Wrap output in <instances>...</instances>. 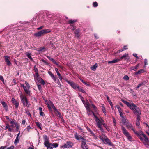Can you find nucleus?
<instances>
[{"label": "nucleus", "instance_id": "1", "mask_svg": "<svg viewBox=\"0 0 149 149\" xmlns=\"http://www.w3.org/2000/svg\"><path fill=\"white\" fill-rule=\"evenodd\" d=\"M121 101L126 104L132 110H133L134 113L137 116H140L141 114V111L139 107L133 103H129L128 102L122 99Z\"/></svg>", "mask_w": 149, "mask_h": 149}, {"label": "nucleus", "instance_id": "2", "mask_svg": "<svg viewBox=\"0 0 149 149\" xmlns=\"http://www.w3.org/2000/svg\"><path fill=\"white\" fill-rule=\"evenodd\" d=\"M94 116L95 118L96 125L100 130L102 131L103 130L102 125L104 122V120L101 118H99L95 114H94Z\"/></svg>", "mask_w": 149, "mask_h": 149}, {"label": "nucleus", "instance_id": "3", "mask_svg": "<svg viewBox=\"0 0 149 149\" xmlns=\"http://www.w3.org/2000/svg\"><path fill=\"white\" fill-rule=\"evenodd\" d=\"M20 97L21 101L22 102L24 107L28 106V101L27 98L22 93L20 95Z\"/></svg>", "mask_w": 149, "mask_h": 149}, {"label": "nucleus", "instance_id": "4", "mask_svg": "<svg viewBox=\"0 0 149 149\" xmlns=\"http://www.w3.org/2000/svg\"><path fill=\"white\" fill-rule=\"evenodd\" d=\"M50 32V30L49 29L42 30L37 33L34 34V36L36 37H40L41 36Z\"/></svg>", "mask_w": 149, "mask_h": 149}, {"label": "nucleus", "instance_id": "5", "mask_svg": "<svg viewBox=\"0 0 149 149\" xmlns=\"http://www.w3.org/2000/svg\"><path fill=\"white\" fill-rule=\"evenodd\" d=\"M121 130L123 134L129 140H131L132 137L126 130V129L123 126H121Z\"/></svg>", "mask_w": 149, "mask_h": 149}, {"label": "nucleus", "instance_id": "6", "mask_svg": "<svg viewBox=\"0 0 149 149\" xmlns=\"http://www.w3.org/2000/svg\"><path fill=\"white\" fill-rule=\"evenodd\" d=\"M73 146V143L72 142L68 141H67L66 143L63 145L61 146L60 147L63 148H70Z\"/></svg>", "mask_w": 149, "mask_h": 149}, {"label": "nucleus", "instance_id": "7", "mask_svg": "<svg viewBox=\"0 0 149 149\" xmlns=\"http://www.w3.org/2000/svg\"><path fill=\"white\" fill-rule=\"evenodd\" d=\"M144 139L143 143L146 147L149 148V140L147 136L145 134H143Z\"/></svg>", "mask_w": 149, "mask_h": 149}, {"label": "nucleus", "instance_id": "8", "mask_svg": "<svg viewBox=\"0 0 149 149\" xmlns=\"http://www.w3.org/2000/svg\"><path fill=\"white\" fill-rule=\"evenodd\" d=\"M66 82L69 84L74 89L78 88L79 86L77 84L72 81L67 80Z\"/></svg>", "mask_w": 149, "mask_h": 149}, {"label": "nucleus", "instance_id": "9", "mask_svg": "<svg viewBox=\"0 0 149 149\" xmlns=\"http://www.w3.org/2000/svg\"><path fill=\"white\" fill-rule=\"evenodd\" d=\"M5 62H6L7 64L9 66H10L11 63L10 61V56H4V57Z\"/></svg>", "mask_w": 149, "mask_h": 149}, {"label": "nucleus", "instance_id": "10", "mask_svg": "<svg viewBox=\"0 0 149 149\" xmlns=\"http://www.w3.org/2000/svg\"><path fill=\"white\" fill-rule=\"evenodd\" d=\"M81 147L83 149H88V146L86 144L85 139L82 141Z\"/></svg>", "mask_w": 149, "mask_h": 149}, {"label": "nucleus", "instance_id": "11", "mask_svg": "<svg viewBox=\"0 0 149 149\" xmlns=\"http://www.w3.org/2000/svg\"><path fill=\"white\" fill-rule=\"evenodd\" d=\"M11 102L12 103L15 105V108H17L19 105V102L16 100L14 98H12Z\"/></svg>", "mask_w": 149, "mask_h": 149}, {"label": "nucleus", "instance_id": "12", "mask_svg": "<svg viewBox=\"0 0 149 149\" xmlns=\"http://www.w3.org/2000/svg\"><path fill=\"white\" fill-rule=\"evenodd\" d=\"M125 125L126 127L128 129H131L133 131L135 130L134 128L133 127L132 124L129 122H127Z\"/></svg>", "mask_w": 149, "mask_h": 149}, {"label": "nucleus", "instance_id": "13", "mask_svg": "<svg viewBox=\"0 0 149 149\" xmlns=\"http://www.w3.org/2000/svg\"><path fill=\"white\" fill-rule=\"evenodd\" d=\"M45 146L46 147L47 149H52L53 145L52 143H50L49 142L46 143L44 144Z\"/></svg>", "mask_w": 149, "mask_h": 149}, {"label": "nucleus", "instance_id": "14", "mask_svg": "<svg viewBox=\"0 0 149 149\" xmlns=\"http://www.w3.org/2000/svg\"><path fill=\"white\" fill-rule=\"evenodd\" d=\"M48 73L49 75L51 76L52 78L53 79L54 81L56 82V81L57 77L56 76H55L51 71H49Z\"/></svg>", "mask_w": 149, "mask_h": 149}, {"label": "nucleus", "instance_id": "15", "mask_svg": "<svg viewBox=\"0 0 149 149\" xmlns=\"http://www.w3.org/2000/svg\"><path fill=\"white\" fill-rule=\"evenodd\" d=\"M135 134L136 135L139 137L141 136L142 135L143 136V134H144L143 132L142 131H140V132H138L137 131H136L135 130L133 131Z\"/></svg>", "mask_w": 149, "mask_h": 149}, {"label": "nucleus", "instance_id": "16", "mask_svg": "<svg viewBox=\"0 0 149 149\" xmlns=\"http://www.w3.org/2000/svg\"><path fill=\"white\" fill-rule=\"evenodd\" d=\"M124 59L125 60H128L129 59V56L127 54L125 53L123 56L120 58V60Z\"/></svg>", "mask_w": 149, "mask_h": 149}, {"label": "nucleus", "instance_id": "17", "mask_svg": "<svg viewBox=\"0 0 149 149\" xmlns=\"http://www.w3.org/2000/svg\"><path fill=\"white\" fill-rule=\"evenodd\" d=\"M140 116H138L137 117L136 125L137 126H139L140 125Z\"/></svg>", "mask_w": 149, "mask_h": 149}, {"label": "nucleus", "instance_id": "18", "mask_svg": "<svg viewBox=\"0 0 149 149\" xmlns=\"http://www.w3.org/2000/svg\"><path fill=\"white\" fill-rule=\"evenodd\" d=\"M75 137L76 139L78 140H79L80 139H82L83 140L84 139V138L81 137V136L78 135L77 133H76L75 134Z\"/></svg>", "mask_w": 149, "mask_h": 149}, {"label": "nucleus", "instance_id": "19", "mask_svg": "<svg viewBox=\"0 0 149 149\" xmlns=\"http://www.w3.org/2000/svg\"><path fill=\"white\" fill-rule=\"evenodd\" d=\"M120 61V59H117L113 60L112 61H109L108 62V63H113L116 62H117Z\"/></svg>", "mask_w": 149, "mask_h": 149}, {"label": "nucleus", "instance_id": "20", "mask_svg": "<svg viewBox=\"0 0 149 149\" xmlns=\"http://www.w3.org/2000/svg\"><path fill=\"white\" fill-rule=\"evenodd\" d=\"M43 139L44 140V144L46 143H47L49 142V139L46 135H44L43 136Z\"/></svg>", "mask_w": 149, "mask_h": 149}, {"label": "nucleus", "instance_id": "21", "mask_svg": "<svg viewBox=\"0 0 149 149\" xmlns=\"http://www.w3.org/2000/svg\"><path fill=\"white\" fill-rule=\"evenodd\" d=\"M145 71L143 69H141L139 70L137 72H136L135 73V74L136 75L140 74L141 73H143Z\"/></svg>", "mask_w": 149, "mask_h": 149}, {"label": "nucleus", "instance_id": "22", "mask_svg": "<svg viewBox=\"0 0 149 149\" xmlns=\"http://www.w3.org/2000/svg\"><path fill=\"white\" fill-rule=\"evenodd\" d=\"M80 30L78 29H77L75 30V31H74V33L75 34V37L78 38L79 36V33L80 32Z\"/></svg>", "mask_w": 149, "mask_h": 149}, {"label": "nucleus", "instance_id": "23", "mask_svg": "<svg viewBox=\"0 0 149 149\" xmlns=\"http://www.w3.org/2000/svg\"><path fill=\"white\" fill-rule=\"evenodd\" d=\"M25 55L26 56H27L29 59L32 61L33 60V59L31 56V53L26 52Z\"/></svg>", "mask_w": 149, "mask_h": 149}, {"label": "nucleus", "instance_id": "24", "mask_svg": "<svg viewBox=\"0 0 149 149\" xmlns=\"http://www.w3.org/2000/svg\"><path fill=\"white\" fill-rule=\"evenodd\" d=\"M98 67V64L97 63L95 64L93 66L91 67V69L93 71H95L97 68Z\"/></svg>", "mask_w": 149, "mask_h": 149}, {"label": "nucleus", "instance_id": "25", "mask_svg": "<svg viewBox=\"0 0 149 149\" xmlns=\"http://www.w3.org/2000/svg\"><path fill=\"white\" fill-rule=\"evenodd\" d=\"M127 47V46L126 45L124 46L123 48L119 50L118 51V52H122L124 50H125L128 49V48Z\"/></svg>", "mask_w": 149, "mask_h": 149}, {"label": "nucleus", "instance_id": "26", "mask_svg": "<svg viewBox=\"0 0 149 149\" xmlns=\"http://www.w3.org/2000/svg\"><path fill=\"white\" fill-rule=\"evenodd\" d=\"M87 114L89 116L91 115V113H92L93 115L94 116V114H95L90 109L87 110Z\"/></svg>", "mask_w": 149, "mask_h": 149}, {"label": "nucleus", "instance_id": "27", "mask_svg": "<svg viewBox=\"0 0 149 149\" xmlns=\"http://www.w3.org/2000/svg\"><path fill=\"white\" fill-rule=\"evenodd\" d=\"M20 138L18 137H16L15 141H14V144L15 145H16L19 142V141Z\"/></svg>", "mask_w": 149, "mask_h": 149}, {"label": "nucleus", "instance_id": "28", "mask_svg": "<svg viewBox=\"0 0 149 149\" xmlns=\"http://www.w3.org/2000/svg\"><path fill=\"white\" fill-rule=\"evenodd\" d=\"M104 141L109 145H110L111 144L110 141L108 138L105 139Z\"/></svg>", "mask_w": 149, "mask_h": 149}, {"label": "nucleus", "instance_id": "29", "mask_svg": "<svg viewBox=\"0 0 149 149\" xmlns=\"http://www.w3.org/2000/svg\"><path fill=\"white\" fill-rule=\"evenodd\" d=\"M102 110L105 115H106V111L103 105H102Z\"/></svg>", "mask_w": 149, "mask_h": 149}, {"label": "nucleus", "instance_id": "30", "mask_svg": "<svg viewBox=\"0 0 149 149\" xmlns=\"http://www.w3.org/2000/svg\"><path fill=\"white\" fill-rule=\"evenodd\" d=\"M77 20H70L68 22V24H70L71 25H72V24L74 23L75 22H77Z\"/></svg>", "mask_w": 149, "mask_h": 149}, {"label": "nucleus", "instance_id": "31", "mask_svg": "<svg viewBox=\"0 0 149 149\" xmlns=\"http://www.w3.org/2000/svg\"><path fill=\"white\" fill-rule=\"evenodd\" d=\"M122 121L124 123V124L125 125L127 123L129 122L128 120H127L124 118H122Z\"/></svg>", "mask_w": 149, "mask_h": 149}, {"label": "nucleus", "instance_id": "32", "mask_svg": "<svg viewBox=\"0 0 149 149\" xmlns=\"http://www.w3.org/2000/svg\"><path fill=\"white\" fill-rule=\"evenodd\" d=\"M57 113L58 114L57 115L58 116V117L60 118H61L62 120H63V117L61 115V113L59 112L58 111H57Z\"/></svg>", "mask_w": 149, "mask_h": 149}, {"label": "nucleus", "instance_id": "33", "mask_svg": "<svg viewBox=\"0 0 149 149\" xmlns=\"http://www.w3.org/2000/svg\"><path fill=\"white\" fill-rule=\"evenodd\" d=\"M36 124L38 127L42 130L41 128V124L38 121L36 122Z\"/></svg>", "mask_w": 149, "mask_h": 149}, {"label": "nucleus", "instance_id": "34", "mask_svg": "<svg viewBox=\"0 0 149 149\" xmlns=\"http://www.w3.org/2000/svg\"><path fill=\"white\" fill-rule=\"evenodd\" d=\"M52 144L53 145V148L54 147L56 148L58 146V144L56 143H52Z\"/></svg>", "mask_w": 149, "mask_h": 149}, {"label": "nucleus", "instance_id": "35", "mask_svg": "<svg viewBox=\"0 0 149 149\" xmlns=\"http://www.w3.org/2000/svg\"><path fill=\"white\" fill-rule=\"evenodd\" d=\"M116 107L118 109V111L119 113L122 112V109L119 106H116Z\"/></svg>", "mask_w": 149, "mask_h": 149}, {"label": "nucleus", "instance_id": "36", "mask_svg": "<svg viewBox=\"0 0 149 149\" xmlns=\"http://www.w3.org/2000/svg\"><path fill=\"white\" fill-rule=\"evenodd\" d=\"M123 79L125 80H128L129 79V77L127 75H125L123 77Z\"/></svg>", "mask_w": 149, "mask_h": 149}, {"label": "nucleus", "instance_id": "37", "mask_svg": "<svg viewBox=\"0 0 149 149\" xmlns=\"http://www.w3.org/2000/svg\"><path fill=\"white\" fill-rule=\"evenodd\" d=\"M78 89L81 92L83 93H85V92L84 91L83 89H82L81 88H79V86L78 88Z\"/></svg>", "mask_w": 149, "mask_h": 149}, {"label": "nucleus", "instance_id": "38", "mask_svg": "<svg viewBox=\"0 0 149 149\" xmlns=\"http://www.w3.org/2000/svg\"><path fill=\"white\" fill-rule=\"evenodd\" d=\"M1 103L2 104V105H3V106L4 107H7V104L5 102H1Z\"/></svg>", "mask_w": 149, "mask_h": 149}, {"label": "nucleus", "instance_id": "39", "mask_svg": "<svg viewBox=\"0 0 149 149\" xmlns=\"http://www.w3.org/2000/svg\"><path fill=\"white\" fill-rule=\"evenodd\" d=\"M146 83V82H144V81L141 82L139 84H138L139 86L140 87L141 86L143 85H144Z\"/></svg>", "mask_w": 149, "mask_h": 149}, {"label": "nucleus", "instance_id": "40", "mask_svg": "<svg viewBox=\"0 0 149 149\" xmlns=\"http://www.w3.org/2000/svg\"><path fill=\"white\" fill-rule=\"evenodd\" d=\"M40 82L41 84H43V85H44L45 84V82L44 81L43 79L42 78H41L40 81Z\"/></svg>", "mask_w": 149, "mask_h": 149}, {"label": "nucleus", "instance_id": "41", "mask_svg": "<svg viewBox=\"0 0 149 149\" xmlns=\"http://www.w3.org/2000/svg\"><path fill=\"white\" fill-rule=\"evenodd\" d=\"M25 91V93H26V94H28V95H31L30 91L29 90L27 89Z\"/></svg>", "mask_w": 149, "mask_h": 149}, {"label": "nucleus", "instance_id": "42", "mask_svg": "<svg viewBox=\"0 0 149 149\" xmlns=\"http://www.w3.org/2000/svg\"><path fill=\"white\" fill-rule=\"evenodd\" d=\"M15 125L16 128L17 129V131H18V129L19 128V124L18 123H16Z\"/></svg>", "mask_w": 149, "mask_h": 149}, {"label": "nucleus", "instance_id": "43", "mask_svg": "<svg viewBox=\"0 0 149 149\" xmlns=\"http://www.w3.org/2000/svg\"><path fill=\"white\" fill-rule=\"evenodd\" d=\"M52 107L54 111V112H56V113L57 112V111H58L57 110L56 108V107H55L53 104V106Z\"/></svg>", "mask_w": 149, "mask_h": 149}, {"label": "nucleus", "instance_id": "44", "mask_svg": "<svg viewBox=\"0 0 149 149\" xmlns=\"http://www.w3.org/2000/svg\"><path fill=\"white\" fill-rule=\"evenodd\" d=\"M10 123L11 124H14L15 125L16 123H17L16 122L15 120H13L12 121H10Z\"/></svg>", "mask_w": 149, "mask_h": 149}, {"label": "nucleus", "instance_id": "45", "mask_svg": "<svg viewBox=\"0 0 149 149\" xmlns=\"http://www.w3.org/2000/svg\"><path fill=\"white\" fill-rule=\"evenodd\" d=\"M0 80L3 83H4V80L2 76L1 75H0Z\"/></svg>", "mask_w": 149, "mask_h": 149}, {"label": "nucleus", "instance_id": "46", "mask_svg": "<svg viewBox=\"0 0 149 149\" xmlns=\"http://www.w3.org/2000/svg\"><path fill=\"white\" fill-rule=\"evenodd\" d=\"M93 5L94 7H97L98 6V4L97 2H94L93 3Z\"/></svg>", "mask_w": 149, "mask_h": 149}, {"label": "nucleus", "instance_id": "47", "mask_svg": "<svg viewBox=\"0 0 149 149\" xmlns=\"http://www.w3.org/2000/svg\"><path fill=\"white\" fill-rule=\"evenodd\" d=\"M25 84L26 85L27 87L28 88H29L30 87V86L29 84V83L26 81H25Z\"/></svg>", "mask_w": 149, "mask_h": 149}, {"label": "nucleus", "instance_id": "48", "mask_svg": "<svg viewBox=\"0 0 149 149\" xmlns=\"http://www.w3.org/2000/svg\"><path fill=\"white\" fill-rule=\"evenodd\" d=\"M45 49L44 47H40L38 49V51H42L44 49Z\"/></svg>", "mask_w": 149, "mask_h": 149}, {"label": "nucleus", "instance_id": "49", "mask_svg": "<svg viewBox=\"0 0 149 149\" xmlns=\"http://www.w3.org/2000/svg\"><path fill=\"white\" fill-rule=\"evenodd\" d=\"M85 106L87 110L90 109L89 108V105L88 103H86L85 105Z\"/></svg>", "mask_w": 149, "mask_h": 149}, {"label": "nucleus", "instance_id": "50", "mask_svg": "<svg viewBox=\"0 0 149 149\" xmlns=\"http://www.w3.org/2000/svg\"><path fill=\"white\" fill-rule=\"evenodd\" d=\"M39 76L38 72L36 73V75H34V78H38Z\"/></svg>", "mask_w": 149, "mask_h": 149}, {"label": "nucleus", "instance_id": "51", "mask_svg": "<svg viewBox=\"0 0 149 149\" xmlns=\"http://www.w3.org/2000/svg\"><path fill=\"white\" fill-rule=\"evenodd\" d=\"M106 129L108 130V126L104 123H103V124L102 125Z\"/></svg>", "mask_w": 149, "mask_h": 149}, {"label": "nucleus", "instance_id": "52", "mask_svg": "<svg viewBox=\"0 0 149 149\" xmlns=\"http://www.w3.org/2000/svg\"><path fill=\"white\" fill-rule=\"evenodd\" d=\"M57 75L59 79L61 81L62 79V77L61 76V74H60Z\"/></svg>", "mask_w": 149, "mask_h": 149}, {"label": "nucleus", "instance_id": "53", "mask_svg": "<svg viewBox=\"0 0 149 149\" xmlns=\"http://www.w3.org/2000/svg\"><path fill=\"white\" fill-rule=\"evenodd\" d=\"M14 146H12L9 147H8L7 149H14Z\"/></svg>", "mask_w": 149, "mask_h": 149}, {"label": "nucleus", "instance_id": "54", "mask_svg": "<svg viewBox=\"0 0 149 149\" xmlns=\"http://www.w3.org/2000/svg\"><path fill=\"white\" fill-rule=\"evenodd\" d=\"M38 87L39 91H41L42 90V87L40 85H38Z\"/></svg>", "mask_w": 149, "mask_h": 149}, {"label": "nucleus", "instance_id": "55", "mask_svg": "<svg viewBox=\"0 0 149 149\" xmlns=\"http://www.w3.org/2000/svg\"><path fill=\"white\" fill-rule=\"evenodd\" d=\"M34 70L35 72L36 73L38 72V69L35 66H34Z\"/></svg>", "mask_w": 149, "mask_h": 149}, {"label": "nucleus", "instance_id": "56", "mask_svg": "<svg viewBox=\"0 0 149 149\" xmlns=\"http://www.w3.org/2000/svg\"><path fill=\"white\" fill-rule=\"evenodd\" d=\"M79 96L80 97L81 99V100L82 102H83V103H84V98L83 97H82V96H81V95H79Z\"/></svg>", "mask_w": 149, "mask_h": 149}, {"label": "nucleus", "instance_id": "57", "mask_svg": "<svg viewBox=\"0 0 149 149\" xmlns=\"http://www.w3.org/2000/svg\"><path fill=\"white\" fill-rule=\"evenodd\" d=\"M70 26H71V27L72 28V30H74L76 29V26H74L72 25H71Z\"/></svg>", "mask_w": 149, "mask_h": 149}, {"label": "nucleus", "instance_id": "58", "mask_svg": "<svg viewBox=\"0 0 149 149\" xmlns=\"http://www.w3.org/2000/svg\"><path fill=\"white\" fill-rule=\"evenodd\" d=\"M139 64H138L136 66L134 67L135 69L136 70V71L137 70V69L139 68Z\"/></svg>", "mask_w": 149, "mask_h": 149}, {"label": "nucleus", "instance_id": "59", "mask_svg": "<svg viewBox=\"0 0 149 149\" xmlns=\"http://www.w3.org/2000/svg\"><path fill=\"white\" fill-rule=\"evenodd\" d=\"M99 138L103 141H104V139H105L103 138V137L102 136H100L99 137Z\"/></svg>", "mask_w": 149, "mask_h": 149}, {"label": "nucleus", "instance_id": "60", "mask_svg": "<svg viewBox=\"0 0 149 149\" xmlns=\"http://www.w3.org/2000/svg\"><path fill=\"white\" fill-rule=\"evenodd\" d=\"M40 114L41 116H44L45 115L44 112H43L42 111L40 112Z\"/></svg>", "mask_w": 149, "mask_h": 149}, {"label": "nucleus", "instance_id": "61", "mask_svg": "<svg viewBox=\"0 0 149 149\" xmlns=\"http://www.w3.org/2000/svg\"><path fill=\"white\" fill-rule=\"evenodd\" d=\"M31 128L30 127V126H28L27 127V131L28 132H29L30 130V129H31Z\"/></svg>", "mask_w": 149, "mask_h": 149}, {"label": "nucleus", "instance_id": "62", "mask_svg": "<svg viewBox=\"0 0 149 149\" xmlns=\"http://www.w3.org/2000/svg\"><path fill=\"white\" fill-rule=\"evenodd\" d=\"M47 58L49 59L50 60L52 61L54 59L52 58H51L50 56H47Z\"/></svg>", "mask_w": 149, "mask_h": 149}, {"label": "nucleus", "instance_id": "63", "mask_svg": "<svg viewBox=\"0 0 149 149\" xmlns=\"http://www.w3.org/2000/svg\"><path fill=\"white\" fill-rule=\"evenodd\" d=\"M10 127V125L8 124H7L6 126L5 127V130H6L7 129H8V128Z\"/></svg>", "mask_w": 149, "mask_h": 149}, {"label": "nucleus", "instance_id": "64", "mask_svg": "<svg viewBox=\"0 0 149 149\" xmlns=\"http://www.w3.org/2000/svg\"><path fill=\"white\" fill-rule=\"evenodd\" d=\"M139 138L140 139V140H141V141H142V142H143L144 139H143V138L141 136L139 137Z\"/></svg>", "mask_w": 149, "mask_h": 149}]
</instances>
